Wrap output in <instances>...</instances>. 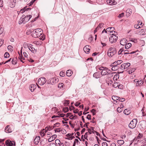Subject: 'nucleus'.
<instances>
[{
	"mask_svg": "<svg viewBox=\"0 0 146 146\" xmlns=\"http://www.w3.org/2000/svg\"><path fill=\"white\" fill-rule=\"evenodd\" d=\"M135 70V69L134 68H133L130 69V70L128 71V72L129 74H130L134 72Z\"/></svg>",
	"mask_w": 146,
	"mask_h": 146,
	"instance_id": "nucleus-40",
	"label": "nucleus"
},
{
	"mask_svg": "<svg viewBox=\"0 0 146 146\" xmlns=\"http://www.w3.org/2000/svg\"><path fill=\"white\" fill-rule=\"evenodd\" d=\"M136 51H133L130 52H129V51L128 50H124L123 52V54H134Z\"/></svg>",
	"mask_w": 146,
	"mask_h": 146,
	"instance_id": "nucleus-29",
	"label": "nucleus"
},
{
	"mask_svg": "<svg viewBox=\"0 0 146 146\" xmlns=\"http://www.w3.org/2000/svg\"><path fill=\"white\" fill-rule=\"evenodd\" d=\"M58 87L62 90H63L65 88V86L64 85V84L61 83H60L59 84Z\"/></svg>",
	"mask_w": 146,
	"mask_h": 146,
	"instance_id": "nucleus-26",
	"label": "nucleus"
},
{
	"mask_svg": "<svg viewBox=\"0 0 146 146\" xmlns=\"http://www.w3.org/2000/svg\"><path fill=\"white\" fill-rule=\"evenodd\" d=\"M60 125V123L58 122H57L54 124L52 128H54L55 127H58Z\"/></svg>",
	"mask_w": 146,
	"mask_h": 146,
	"instance_id": "nucleus-41",
	"label": "nucleus"
},
{
	"mask_svg": "<svg viewBox=\"0 0 146 146\" xmlns=\"http://www.w3.org/2000/svg\"><path fill=\"white\" fill-rule=\"evenodd\" d=\"M101 74L99 72H97L94 73L93 75V76L96 78H98L100 77Z\"/></svg>",
	"mask_w": 146,
	"mask_h": 146,
	"instance_id": "nucleus-17",
	"label": "nucleus"
},
{
	"mask_svg": "<svg viewBox=\"0 0 146 146\" xmlns=\"http://www.w3.org/2000/svg\"><path fill=\"white\" fill-rule=\"evenodd\" d=\"M131 111L128 109H126L124 110L123 111L124 113L126 115H128L130 114Z\"/></svg>",
	"mask_w": 146,
	"mask_h": 146,
	"instance_id": "nucleus-32",
	"label": "nucleus"
},
{
	"mask_svg": "<svg viewBox=\"0 0 146 146\" xmlns=\"http://www.w3.org/2000/svg\"><path fill=\"white\" fill-rule=\"evenodd\" d=\"M105 68V67H104L101 66L100 67H97V68L98 69H99L100 70H101L102 71V70H104V69Z\"/></svg>",
	"mask_w": 146,
	"mask_h": 146,
	"instance_id": "nucleus-52",
	"label": "nucleus"
},
{
	"mask_svg": "<svg viewBox=\"0 0 146 146\" xmlns=\"http://www.w3.org/2000/svg\"><path fill=\"white\" fill-rule=\"evenodd\" d=\"M143 25V24L141 22L138 21L137 23L134 25V27L135 28L138 29L142 27Z\"/></svg>",
	"mask_w": 146,
	"mask_h": 146,
	"instance_id": "nucleus-11",
	"label": "nucleus"
},
{
	"mask_svg": "<svg viewBox=\"0 0 146 146\" xmlns=\"http://www.w3.org/2000/svg\"><path fill=\"white\" fill-rule=\"evenodd\" d=\"M53 127V126H47V127H46V129L47 130H50V129H53V128H52Z\"/></svg>",
	"mask_w": 146,
	"mask_h": 146,
	"instance_id": "nucleus-45",
	"label": "nucleus"
},
{
	"mask_svg": "<svg viewBox=\"0 0 146 146\" xmlns=\"http://www.w3.org/2000/svg\"><path fill=\"white\" fill-rule=\"evenodd\" d=\"M112 98L113 100L115 101L119 100V99L120 98V97L118 96H113L112 97Z\"/></svg>",
	"mask_w": 146,
	"mask_h": 146,
	"instance_id": "nucleus-35",
	"label": "nucleus"
},
{
	"mask_svg": "<svg viewBox=\"0 0 146 146\" xmlns=\"http://www.w3.org/2000/svg\"><path fill=\"white\" fill-rule=\"evenodd\" d=\"M70 103L69 101L68 100H65L64 101V104L65 105H68Z\"/></svg>",
	"mask_w": 146,
	"mask_h": 146,
	"instance_id": "nucleus-49",
	"label": "nucleus"
},
{
	"mask_svg": "<svg viewBox=\"0 0 146 146\" xmlns=\"http://www.w3.org/2000/svg\"><path fill=\"white\" fill-rule=\"evenodd\" d=\"M56 132H60L61 129L60 128H56L54 130Z\"/></svg>",
	"mask_w": 146,
	"mask_h": 146,
	"instance_id": "nucleus-56",
	"label": "nucleus"
},
{
	"mask_svg": "<svg viewBox=\"0 0 146 146\" xmlns=\"http://www.w3.org/2000/svg\"><path fill=\"white\" fill-rule=\"evenodd\" d=\"M109 34L112 36L113 35H116L117 33L116 32H115V31H114L113 30V31H110L109 32Z\"/></svg>",
	"mask_w": 146,
	"mask_h": 146,
	"instance_id": "nucleus-33",
	"label": "nucleus"
},
{
	"mask_svg": "<svg viewBox=\"0 0 146 146\" xmlns=\"http://www.w3.org/2000/svg\"><path fill=\"white\" fill-rule=\"evenodd\" d=\"M9 125H7L5 127V131L6 133H9L11 132V129L9 128Z\"/></svg>",
	"mask_w": 146,
	"mask_h": 146,
	"instance_id": "nucleus-28",
	"label": "nucleus"
},
{
	"mask_svg": "<svg viewBox=\"0 0 146 146\" xmlns=\"http://www.w3.org/2000/svg\"><path fill=\"white\" fill-rule=\"evenodd\" d=\"M46 81V78L44 77H41L39 78L38 80V84L41 85L44 84Z\"/></svg>",
	"mask_w": 146,
	"mask_h": 146,
	"instance_id": "nucleus-8",
	"label": "nucleus"
},
{
	"mask_svg": "<svg viewBox=\"0 0 146 146\" xmlns=\"http://www.w3.org/2000/svg\"><path fill=\"white\" fill-rule=\"evenodd\" d=\"M42 33V30L41 29H36L32 32V36L35 38H37L40 36Z\"/></svg>",
	"mask_w": 146,
	"mask_h": 146,
	"instance_id": "nucleus-1",
	"label": "nucleus"
},
{
	"mask_svg": "<svg viewBox=\"0 0 146 146\" xmlns=\"http://www.w3.org/2000/svg\"><path fill=\"white\" fill-rule=\"evenodd\" d=\"M90 46L86 45L84 48V50L86 53H88L90 52Z\"/></svg>",
	"mask_w": 146,
	"mask_h": 146,
	"instance_id": "nucleus-15",
	"label": "nucleus"
},
{
	"mask_svg": "<svg viewBox=\"0 0 146 146\" xmlns=\"http://www.w3.org/2000/svg\"><path fill=\"white\" fill-rule=\"evenodd\" d=\"M127 15H126L128 16H129L132 13V10L131 9H128L126 11Z\"/></svg>",
	"mask_w": 146,
	"mask_h": 146,
	"instance_id": "nucleus-31",
	"label": "nucleus"
},
{
	"mask_svg": "<svg viewBox=\"0 0 146 146\" xmlns=\"http://www.w3.org/2000/svg\"><path fill=\"white\" fill-rule=\"evenodd\" d=\"M74 135V133H73L67 134L66 135V136L68 137V138L66 139H72L74 138V137H74V136H73Z\"/></svg>",
	"mask_w": 146,
	"mask_h": 146,
	"instance_id": "nucleus-19",
	"label": "nucleus"
},
{
	"mask_svg": "<svg viewBox=\"0 0 146 146\" xmlns=\"http://www.w3.org/2000/svg\"><path fill=\"white\" fill-rule=\"evenodd\" d=\"M63 111L64 112H66L68 111V107H65L63 109Z\"/></svg>",
	"mask_w": 146,
	"mask_h": 146,
	"instance_id": "nucleus-50",
	"label": "nucleus"
},
{
	"mask_svg": "<svg viewBox=\"0 0 146 146\" xmlns=\"http://www.w3.org/2000/svg\"><path fill=\"white\" fill-rule=\"evenodd\" d=\"M136 34L140 35H145L146 34V29H143L140 30H137L136 31Z\"/></svg>",
	"mask_w": 146,
	"mask_h": 146,
	"instance_id": "nucleus-7",
	"label": "nucleus"
},
{
	"mask_svg": "<svg viewBox=\"0 0 146 146\" xmlns=\"http://www.w3.org/2000/svg\"><path fill=\"white\" fill-rule=\"evenodd\" d=\"M91 115H90V114H88L87 115L86 118L88 119L89 120H90L91 119Z\"/></svg>",
	"mask_w": 146,
	"mask_h": 146,
	"instance_id": "nucleus-63",
	"label": "nucleus"
},
{
	"mask_svg": "<svg viewBox=\"0 0 146 146\" xmlns=\"http://www.w3.org/2000/svg\"><path fill=\"white\" fill-rule=\"evenodd\" d=\"M103 26V24L102 23H100L98 25V27L100 29Z\"/></svg>",
	"mask_w": 146,
	"mask_h": 146,
	"instance_id": "nucleus-57",
	"label": "nucleus"
},
{
	"mask_svg": "<svg viewBox=\"0 0 146 146\" xmlns=\"http://www.w3.org/2000/svg\"><path fill=\"white\" fill-rule=\"evenodd\" d=\"M16 0H10L9 5L11 8H14L15 5Z\"/></svg>",
	"mask_w": 146,
	"mask_h": 146,
	"instance_id": "nucleus-14",
	"label": "nucleus"
},
{
	"mask_svg": "<svg viewBox=\"0 0 146 146\" xmlns=\"http://www.w3.org/2000/svg\"><path fill=\"white\" fill-rule=\"evenodd\" d=\"M127 40L126 39L123 38L121 39L120 41V44L121 45H125L127 43Z\"/></svg>",
	"mask_w": 146,
	"mask_h": 146,
	"instance_id": "nucleus-24",
	"label": "nucleus"
},
{
	"mask_svg": "<svg viewBox=\"0 0 146 146\" xmlns=\"http://www.w3.org/2000/svg\"><path fill=\"white\" fill-rule=\"evenodd\" d=\"M3 31V28L0 26V35L2 34Z\"/></svg>",
	"mask_w": 146,
	"mask_h": 146,
	"instance_id": "nucleus-61",
	"label": "nucleus"
},
{
	"mask_svg": "<svg viewBox=\"0 0 146 146\" xmlns=\"http://www.w3.org/2000/svg\"><path fill=\"white\" fill-rule=\"evenodd\" d=\"M36 86L34 84H32L30 85L29 88L31 91V92H33L36 89Z\"/></svg>",
	"mask_w": 146,
	"mask_h": 146,
	"instance_id": "nucleus-22",
	"label": "nucleus"
},
{
	"mask_svg": "<svg viewBox=\"0 0 146 146\" xmlns=\"http://www.w3.org/2000/svg\"><path fill=\"white\" fill-rule=\"evenodd\" d=\"M24 18L23 17V16H22L21 17L19 21V24H21L22 23L23 24L25 23Z\"/></svg>",
	"mask_w": 146,
	"mask_h": 146,
	"instance_id": "nucleus-27",
	"label": "nucleus"
},
{
	"mask_svg": "<svg viewBox=\"0 0 146 146\" xmlns=\"http://www.w3.org/2000/svg\"><path fill=\"white\" fill-rule=\"evenodd\" d=\"M23 47H22L21 50V54H20L19 52H18V54L19 55V56L18 57V59L20 60L21 62L23 63H24L25 62L24 61L25 60V58L23 57L22 55V49Z\"/></svg>",
	"mask_w": 146,
	"mask_h": 146,
	"instance_id": "nucleus-10",
	"label": "nucleus"
},
{
	"mask_svg": "<svg viewBox=\"0 0 146 146\" xmlns=\"http://www.w3.org/2000/svg\"><path fill=\"white\" fill-rule=\"evenodd\" d=\"M8 50L11 52H12L13 50V47L11 45H9L7 47Z\"/></svg>",
	"mask_w": 146,
	"mask_h": 146,
	"instance_id": "nucleus-37",
	"label": "nucleus"
},
{
	"mask_svg": "<svg viewBox=\"0 0 146 146\" xmlns=\"http://www.w3.org/2000/svg\"><path fill=\"white\" fill-rule=\"evenodd\" d=\"M124 143V142L123 140H120L117 141V143L120 145L123 144Z\"/></svg>",
	"mask_w": 146,
	"mask_h": 146,
	"instance_id": "nucleus-36",
	"label": "nucleus"
},
{
	"mask_svg": "<svg viewBox=\"0 0 146 146\" xmlns=\"http://www.w3.org/2000/svg\"><path fill=\"white\" fill-rule=\"evenodd\" d=\"M112 86H113V87L115 88H116L117 87H118V83L117 82H115L113 84ZM119 88V87H118Z\"/></svg>",
	"mask_w": 146,
	"mask_h": 146,
	"instance_id": "nucleus-51",
	"label": "nucleus"
},
{
	"mask_svg": "<svg viewBox=\"0 0 146 146\" xmlns=\"http://www.w3.org/2000/svg\"><path fill=\"white\" fill-rule=\"evenodd\" d=\"M107 3L110 5H114L117 3V2L115 0H107Z\"/></svg>",
	"mask_w": 146,
	"mask_h": 146,
	"instance_id": "nucleus-18",
	"label": "nucleus"
},
{
	"mask_svg": "<svg viewBox=\"0 0 146 146\" xmlns=\"http://www.w3.org/2000/svg\"><path fill=\"white\" fill-rule=\"evenodd\" d=\"M119 101L122 102L124 101L125 100V99L124 98H120L119 99Z\"/></svg>",
	"mask_w": 146,
	"mask_h": 146,
	"instance_id": "nucleus-64",
	"label": "nucleus"
},
{
	"mask_svg": "<svg viewBox=\"0 0 146 146\" xmlns=\"http://www.w3.org/2000/svg\"><path fill=\"white\" fill-rule=\"evenodd\" d=\"M114 28L113 27H109L108 28L106 29V30L108 32H109L110 31H113L114 30Z\"/></svg>",
	"mask_w": 146,
	"mask_h": 146,
	"instance_id": "nucleus-38",
	"label": "nucleus"
},
{
	"mask_svg": "<svg viewBox=\"0 0 146 146\" xmlns=\"http://www.w3.org/2000/svg\"><path fill=\"white\" fill-rule=\"evenodd\" d=\"M4 56L5 58H7L9 57V54L7 52H6L5 53L4 55Z\"/></svg>",
	"mask_w": 146,
	"mask_h": 146,
	"instance_id": "nucleus-47",
	"label": "nucleus"
},
{
	"mask_svg": "<svg viewBox=\"0 0 146 146\" xmlns=\"http://www.w3.org/2000/svg\"><path fill=\"white\" fill-rule=\"evenodd\" d=\"M130 65V64L129 63L127 62L124 63L121 65L119 67V69L123 70L127 68Z\"/></svg>",
	"mask_w": 146,
	"mask_h": 146,
	"instance_id": "nucleus-5",
	"label": "nucleus"
},
{
	"mask_svg": "<svg viewBox=\"0 0 146 146\" xmlns=\"http://www.w3.org/2000/svg\"><path fill=\"white\" fill-rule=\"evenodd\" d=\"M22 16H23V17L24 18V20L25 23L28 21L32 17L31 15H27L26 16H25V15H22Z\"/></svg>",
	"mask_w": 146,
	"mask_h": 146,
	"instance_id": "nucleus-16",
	"label": "nucleus"
},
{
	"mask_svg": "<svg viewBox=\"0 0 146 146\" xmlns=\"http://www.w3.org/2000/svg\"><path fill=\"white\" fill-rule=\"evenodd\" d=\"M3 2L2 0H0V7H2L3 6Z\"/></svg>",
	"mask_w": 146,
	"mask_h": 146,
	"instance_id": "nucleus-60",
	"label": "nucleus"
},
{
	"mask_svg": "<svg viewBox=\"0 0 146 146\" xmlns=\"http://www.w3.org/2000/svg\"><path fill=\"white\" fill-rule=\"evenodd\" d=\"M140 142L141 143H144L146 142V138H145L143 140H141Z\"/></svg>",
	"mask_w": 146,
	"mask_h": 146,
	"instance_id": "nucleus-62",
	"label": "nucleus"
},
{
	"mask_svg": "<svg viewBox=\"0 0 146 146\" xmlns=\"http://www.w3.org/2000/svg\"><path fill=\"white\" fill-rule=\"evenodd\" d=\"M118 37L116 35H113L109 38V41L111 43L115 42L117 40Z\"/></svg>",
	"mask_w": 146,
	"mask_h": 146,
	"instance_id": "nucleus-6",
	"label": "nucleus"
},
{
	"mask_svg": "<svg viewBox=\"0 0 146 146\" xmlns=\"http://www.w3.org/2000/svg\"><path fill=\"white\" fill-rule=\"evenodd\" d=\"M143 83V82L142 80L139 81L136 84V86H140V85L142 84Z\"/></svg>",
	"mask_w": 146,
	"mask_h": 146,
	"instance_id": "nucleus-39",
	"label": "nucleus"
},
{
	"mask_svg": "<svg viewBox=\"0 0 146 146\" xmlns=\"http://www.w3.org/2000/svg\"><path fill=\"white\" fill-rule=\"evenodd\" d=\"M137 121L136 119H134L131 121L129 125V128L133 129L136 127Z\"/></svg>",
	"mask_w": 146,
	"mask_h": 146,
	"instance_id": "nucleus-3",
	"label": "nucleus"
},
{
	"mask_svg": "<svg viewBox=\"0 0 146 146\" xmlns=\"http://www.w3.org/2000/svg\"><path fill=\"white\" fill-rule=\"evenodd\" d=\"M55 143L56 146H63L62 143H61L60 141L58 139L55 140Z\"/></svg>",
	"mask_w": 146,
	"mask_h": 146,
	"instance_id": "nucleus-20",
	"label": "nucleus"
},
{
	"mask_svg": "<svg viewBox=\"0 0 146 146\" xmlns=\"http://www.w3.org/2000/svg\"><path fill=\"white\" fill-rule=\"evenodd\" d=\"M125 48L126 49H128L130 48L131 46V44L130 43H128L127 44H126L125 45Z\"/></svg>",
	"mask_w": 146,
	"mask_h": 146,
	"instance_id": "nucleus-34",
	"label": "nucleus"
},
{
	"mask_svg": "<svg viewBox=\"0 0 146 146\" xmlns=\"http://www.w3.org/2000/svg\"><path fill=\"white\" fill-rule=\"evenodd\" d=\"M102 146H108L107 143L106 142H103L102 143Z\"/></svg>",
	"mask_w": 146,
	"mask_h": 146,
	"instance_id": "nucleus-58",
	"label": "nucleus"
},
{
	"mask_svg": "<svg viewBox=\"0 0 146 146\" xmlns=\"http://www.w3.org/2000/svg\"><path fill=\"white\" fill-rule=\"evenodd\" d=\"M60 132H61V133L63 134H65L66 133V131L64 129H61Z\"/></svg>",
	"mask_w": 146,
	"mask_h": 146,
	"instance_id": "nucleus-48",
	"label": "nucleus"
},
{
	"mask_svg": "<svg viewBox=\"0 0 146 146\" xmlns=\"http://www.w3.org/2000/svg\"><path fill=\"white\" fill-rule=\"evenodd\" d=\"M122 62V61L121 60H118L116 62V63H115V64L116 63H117L116 65L117 64H120Z\"/></svg>",
	"mask_w": 146,
	"mask_h": 146,
	"instance_id": "nucleus-55",
	"label": "nucleus"
},
{
	"mask_svg": "<svg viewBox=\"0 0 146 146\" xmlns=\"http://www.w3.org/2000/svg\"><path fill=\"white\" fill-rule=\"evenodd\" d=\"M118 68V67L117 66V65L111 68V70L113 71H115Z\"/></svg>",
	"mask_w": 146,
	"mask_h": 146,
	"instance_id": "nucleus-44",
	"label": "nucleus"
},
{
	"mask_svg": "<svg viewBox=\"0 0 146 146\" xmlns=\"http://www.w3.org/2000/svg\"><path fill=\"white\" fill-rule=\"evenodd\" d=\"M15 143L14 142H12L9 140H7L5 141V144L7 146H15Z\"/></svg>",
	"mask_w": 146,
	"mask_h": 146,
	"instance_id": "nucleus-12",
	"label": "nucleus"
},
{
	"mask_svg": "<svg viewBox=\"0 0 146 146\" xmlns=\"http://www.w3.org/2000/svg\"><path fill=\"white\" fill-rule=\"evenodd\" d=\"M116 50L115 48L110 47L108 50V55L109 57H111L116 53Z\"/></svg>",
	"mask_w": 146,
	"mask_h": 146,
	"instance_id": "nucleus-2",
	"label": "nucleus"
},
{
	"mask_svg": "<svg viewBox=\"0 0 146 146\" xmlns=\"http://www.w3.org/2000/svg\"><path fill=\"white\" fill-rule=\"evenodd\" d=\"M111 72L110 70L108 69V68L106 67L101 72V75H105L108 74H110V72Z\"/></svg>",
	"mask_w": 146,
	"mask_h": 146,
	"instance_id": "nucleus-9",
	"label": "nucleus"
},
{
	"mask_svg": "<svg viewBox=\"0 0 146 146\" xmlns=\"http://www.w3.org/2000/svg\"><path fill=\"white\" fill-rule=\"evenodd\" d=\"M72 74V72L70 70H68L66 72V75L68 76H70Z\"/></svg>",
	"mask_w": 146,
	"mask_h": 146,
	"instance_id": "nucleus-30",
	"label": "nucleus"
},
{
	"mask_svg": "<svg viewBox=\"0 0 146 146\" xmlns=\"http://www.w3.org/2000/svg\"><path fill=\"white\" fill-rule=\"evenodd\" d=\"M56 137L57 135H54L52 136H51L48 139V141L49 142H51L54 140Z\"/></svg>",
	"mask_w": 146,
	"mask_h": 146,
	"instance_id": "nucleus-21",
	"label": "nucleus"
},
{
	"mask_svg": "<svg viewBox=\"0 0 146 146\" xmlns=\"http://www.w3.org/2000/svg\"><path fill=\"white\" fill-rule=\"evenodd\" d=\"M58 81V79L56 77L52 78L48 81V83L50 84H54Z\"/></svg>",
	"mask_w": 146,
	"mask_h": 146,
	"instance_id": "nucleus-4",
	"label": "nucleus"
},
{
	"mask_svg": "<svg viewBox=\"0 0 146 146\" xmlns=\"http://www.w3.org/2000/svg\"><path fill=\"white\" fill-rule=\"evenodd\" d=\"M123 110V109L121 107H118L117 109V111L119 113H120Z\"/></svg>",
	"mask_w": 146,
	"mask_h": 146,
	"instance_id": "nucleus-46",
	"label": "nucleus"
},
{
	"mask_svg": "<svg viewBox=\"0 0 146 146\" xmlns=\"http://www.w3.org/2000/svg\"><path fill=\"white\" fill-rule=\"evenodd\" d=\"M124 13H123L120 14L118 16V17L119 18H121L124 16Z\"/></svg>",
	"mask_w": 146,
	"mask_h": 146,
	"instance_id": "nucleus-54",
	"label": "nucleus"
},
{
	"mask_svg": "<svg viewBox=\"0 0 146 146\" xmlns=\"http://www.w3.org/2000/svg\"><path fill=\"white\" fill-rule=\"evenodd\" d=\"M107 37L106 36L104 38L102 36V37L101 43L103 45V46H106V42L107 40Z\"/></svg>",
	"mask_w": 146,
	"mask_h": 146,
	"instance_id": "nucleus-13",
	"label": "nucleus"
},
{
	"mask_svg": "<svg viewBox=\"0 0 146 146\" xmlns=\"http://www.w3.org/2000/svg\"><path fill=\"white\" fill-rule=\"evenodd\" d=\"M60 75L61 77H63L65 75V73L63 71H61L60 73Z\"/></svg>",
	"mask_w": 146,
	"mask_h": 146,
	"instance_id": "nucleus-53",
	"label": "nucleus"
},
{
	"mask_svg": "<svg viewBox=\"0 0 146 146\" xmlns=\"http://www.w3.org/2000/svg\"><path fill=\"white\" fill-rule=\"evenodd\" d=\"M40 137L39 136L36 137L34 140V143L35 145H37L39 143Z\"/></svg>",
	"mask_w": 146,
	"mask_h": 146,
	"instance_id": "nucleus-25",
	"label": "nucleus"
},
{
	"mask_svg": "<svg viewBox=\"0 0 146 146\" xmlns=\"http://www.w3.org/2000/svg\"><path fill=\"white\" fill-rule=\"evenodd\" d=\"M29 50L31 51L33 53H35L36 52L35 48L32 46V45L31 44H29V46H28Z\"/></svg>",
	"mask_w": 146,
	"mask_h": 146,
	"instance_id": "nucleus-23",
	"label": "nucleus"
},
{
	"mask_svg": "<svg viewBox=\"0 0 146 146\" xmlns=\"http://www.w3.org/2000/svg\"><path fill=\"white\" fill-rule=\"evenodd\" d=\"M124 51V49L122 48L119 50V51L118 53V54H123V51Z\"/></svg>",
	"mask_w": 146,
	"mask_h": 146,
	"instance_id": "nucleus-43",
	"label": "nucleus"
},
{
	"mask_svg": "<svg viewBox=\"0 0 146 146\" xmlns=\"http://www.w3.org/2000/svg\"><path fill=\"white\" fill-rule=\"evenodd\" d=\"M141 111H142V114L143 115V116H144L146 115V113L144 111V109L143 108Z\"/></svg>",
	"mask_w": 146,
	"mask_h": 146,
	"instance_id": "nucleus-59",
	"label": "nucleus"
},
{
	"mask_svg": "<svg viewBox=\"0 0 146 146\" xmlns=\"http://www.w3.org/2000/svg\"><path fill=\"white\" fill-rule=\"evenodd\" d=\"M44 129H43L42 130L41 132H40V135L42 137L44 136L46 134L44 133Z\"/></svg>",
	"mask_w": 146,
	"mask_h": 146,
	"instance_id": "nucleus-42",
	"label": "nucleus"
}]
</instances>
